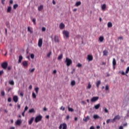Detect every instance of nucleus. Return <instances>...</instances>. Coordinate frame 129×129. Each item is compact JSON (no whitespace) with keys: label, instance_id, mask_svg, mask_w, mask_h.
<instances>
[{"label":"nucleus","instance_id":"bb28decb","mask_svg":"<svg viewBox=\"0 0 129 129\" xmlns=\"http://www.w3.org/2000/svg\"><path fill=\"white\" fill-rule=\"evenodd\" d=\"M95 109H98L100 107V104H98L94 106Z\"/></svg>","mask_w":129,"mask_h":129},{"label":"nucleus","instance_id":"72a5a7b5","mask_svg":"<svg viewBox=\"0 0 129 129\" xmlns=\"http://www.w3.org/2000/svg\"><path fill=\"white\" fill-rule=\"evenodd\" d=\"M63 58V54H60L58 57V60H61Z\"/></svg>","mask_w":129,"mask_h":129},{"label":"nucleus","instance_id":"864d4df0","mask_svg":"<svg viewBox=\"0 0 129 129\" xmlns=\"http://www.w3.org/2000/svg\"><path fill=\"white\" fill-rule=\"evenodd\" d=\"M53 74H56V73H57V70H54L53 71Z\"/></svg>","mask_w":129,"mask_h":129},{"label":"nucleus","instance_id":"5fc2aeb1","mask_svg":"<svg viewBox=\"0 0 129 129\" xmlns=\"http://www.w3.org/2000/svg\"><path fill=\"white\" fill-rule=\"evenodd\" d=\"M109 122H110V120L108 119L106 120V123H109Z\"/></svg>","mask_w":129,"mask_h":129},{"label":"nucleus","instance_id":"f03ea898","mask_svg":"<svg viewBox=\"0 0 129 129\" xmlns=\"http://www.w3.org/2000/svg\"><path fill=\"white\" fill-rule=\"evenodd\" d=\"M42 116L41 115H39L37 116L35 118V122L37 123L39 122V121H41L42 120Z\"/></svg>","mask_w":129,"mask_h":129},{"label":"nucleus","instance_id":"e433bc0d","mask_svg":"<svg viewBox=\"0 0 129 129\" xmlns=\"http://www.w3.org/2000/svg\"><path fill=\"white\" fill-rule=\"evenodd\" d=\"M69 111H71L72 112L74 111V110L72 108L68 107Z\"/></svg>","mask_w":129,"mask_h":129},{"label":"nucleus","instance_id":"3c124183","mask_svg":"<svg viewBox=\"0 0 129 129\" xmlns=\"http://www.w3.org/2000/svg\"><path fill=\"white\" fill-rule=\"evenodd\" d=\"M5 91H2L1 92V95H2V96H5Z\"/></svg>","mask_w":129,"mask_h":129},{"label":"nucleus","instance_id":"6e6d98bb","mask_svg":"<svg viewBox=\"0 0 129 129\" xmlns=\"http://www.w3.org/2000/svg\"><path fill=\"white\" fill-rule=\"evenodd\" d=\"M66 118L67 120L69 119V118H70V116H69V115H67Z\"/></svg>","mask_w":129,"mask_h":129},{"label":"nucleus","instance_id":"aec40b11","mask_svg":"<svg viewBox=\"0 0 129 129\" xmlns=\"http://www.w3.org/2000/svg\"><path fill=\"white\" fill-rule=\"evenodd\" d=\"M35 112H36V111H35V109H34V108H32L29 110V113H35Z\"/></svg>","mask_w":129,"mask_h":129},{"label":"nucleus","instance_id":"37998d69","mask_svg":"<svg viewBox=\"0 0 129 129\" xmlns=\"http://www.w3.org/2000/svg\"><path fill=\"white\" fill-rule=\"evenodd\" d=\"M30 57H31V59H34V58H35V55H34V54H31L30 55Z\"/></svg>","mask_w":129,"mask_h":129},{"label":"nucleus","instance_id":"5701e85b","mask_svg":"<svg viewBox=\"0 0 129 129\" xmlns=\"http://www.w3.org/2000/svg\"><path fill=\"white\" fill-rule=\"evenodd\" d=\"M22 60H23V56L20 55L19 57L18 63H21L22 62Z\"/></svg>","mask_w":129,"mask_h":129},{"label":"nucleus","instance_id":"1a4fd4ad","mask_svg":"<svg viewBox=\"0 0 129 129\" xmlns=\"http://www.w3.org/2000/svg\"><path fill=\"white\" fill-rule=\"evenodd\" d=\"M87 59L89 61H92L93 60V56L92 55H88Z\"/></svg>","mask_w":129,"mask_h":129},{"label":"nucleus","instance_id":"4468645a","mask_svg":"<svg viewBox=\"0 0 129 129\" xmlns=\"http://www.w3.org/2000/svg\"><path fill=\"white\" fill-rule=\"evenodd\" d=\"M22 65L24 67H28V61H27L26 60L23 61L22 62Z\"/></svg>","mask_w":129,"mask_h":129},{"label":"nucleus","instance_id":"13d9d810","mask_svg":"<svg viewBox=\"0 0 129 129\" xmlns=\"http://www.w3.org/2000/svg\"><path fill=\"white\" fill-rule=\"evenodd\" d=\"M32 88H33V86L32 85H30L29 87V89H32Z\"/></svg>","mask_w":129,"mask_h":129},{"label":"nucleus","instance_id":"bf43d9fd","mask_svg":"<svg viewBox=\"0 0 129 129\" xmlns=\"http://www.w3.org/2000/svg\"><path fill=\"white\" fill-rule=\"evenodd\" d=\"M20 96H22V97L24 96V93L23 92H21L20 93Z\"/></svg>","mask_w":129,"mask_h":129},{"label":"nucleus","instance_id":"39448f33","mask_svg":"<svg viewBox=\"0 0 129 129\" xmlns=\"http://www.w3.org/2000/svg\"><path fill=\"white\" fill-rule=\"evenodd\" d=\"M116 119H120V116L119 115L115 116L114 118L111 120V122H114Z\"/></svg>","mask_w":129,"mask_h":129},{"label":"nucleus","instance_id":"e2e57ef3","mask_svg":"<svg viewBox=\"0 0 129 129\" xmlns=\"http://www.w3.org/2000/svg\"><path fill=\"white\" fill-rule=\"evenodd\" d=\"M17 107H18V108L20 109L21 108V105L18 104Z\"/></svg>","mask_w":129,"mask_h":129},{"label":"nucleus","instance_id":"cd10ccee","mask_svg":"<svg viewBox=\"0 0 129 129\" xmlns=\"http://www.w3.org/2000/svg\"><path fill=\"white\" fill-rule=\"evenodd\" d=\"M75 84H76V83L75 82V81L73 80V81H71V85H72V86H74L75 85Z\"/></svg>","mask_w":129,"mask_h":129},{"label":"nucleus","instance_id":"603ef678","mask_svg":"<svg viewBox=\"0 0 129 129\" xmlns=\"http://www.w3.org/2000/svg\"><path fill=\"white\" fill-rule=\"evenodd\" d=\"M88 89H90V88H91V85L90 84H89L88 85Z\"/></svg>","mask_w":129,"mask_h":129},{"label":"nucleus","instance_id":"412c9836","mask_svg":"<svg viewBox=\"0 0 129 129\" xmlns=\"http://www.w3.org/2000/svg\"><path fill=\"white\" fill-rule=\"evenodd\" d=\"M101 84V82L100 81V80H99L97 82L96 87H97V88H99V85H100Z\"/></svg>","mask_w":129,"mask_h":129},{"label":"nucleus","instance_id":"20e7f679","mask_svg":"<svg viewBox=\"0 0 129 129\" xmlns=\"http://www.w3.org/2000/svg\"><path fill=\"white\" fill-rule=\"evenodd\" d=\"M62 127V129H67V124L65 123L60 124L59 126V128L61 129Z\"/></svg>","mask_w":129,"mask_h":129},{"label":"nucleus","instance_id":"ddd939ff","mask_svg":"<svg viewBox=\"0 0 129 129\" xmlns=\"http://www.w3.org/2000/svg\"><path fill=\"white\" fill-rule=\"evenodd\" d=\"M15 124L16 125H21V124H22V120H17L15 122Z\"/></svg>","mask_w":129,"mask_h":129},{"label":"nucleus","instance_id":"f257e3e1","mask_svg":"<svg viewBox=\"0 0 129 129\" xmlns=\"http://www.w3.org/2000/svg\"><path fill=\"white\" fill-rule=\"evenodd\" d=\"M64 63H66L67 66L69 67L72 64V60L68 57H66Z\"/></svg>","mask_w":129,"mask_h":129},{"label":"nucleus","instance_id":"4c0bfd02","mask_svg":"<svg viewBox=\"0 0 129 129\" xmlns=\"http://www.w3.org/2000/svg\"><path fill=\"white\" fill-rule=\"evenodd\" d=\"M51 55H52V52L50 51L47 54L46 56L49 58Z\"/></svg>","mask_w":129,"mask_h":129},{"label":"nucleus","instance_id":"a211bd4d","mask_svg":"<svg viewBox=\"0 0 129 129\" xmlns=\"http://www.w3.org/2000/svg\"><path fill=\"white\" fill-rule=\"evenodd\" d=\"M112 64L113 66V68L114 69L115 65H116V60H115V58H113V61H112Z\"/></svg>","mask_w":129,"mask_h":129},{"label":"nucleus","instance_id":"c85d7f7f","mask_svg":"<svg viewBox=\"0 0 129 129\" xmlns=\"http://www.w3.org/2000/svg\"><path fill=\"white\" fill-rule=\"evenodd\" d=\"M12 11V7L11 6L9 7L7 9V13H11V11Z\"/></svg>","mask_w":129,"mask_h":129},{"label":"nucleus","instance_id":"f704fd0d","mask_svg":"<svg viewBox=\"0 0 129 129\" xmlns=\"http://www.w3.org/2000/svg\"><path fill=\"white\" fill-rule=\"evenodd\" d=\"M32 97L33 98H36L37 95H36V94L34 92L32 93Z\"/></svg>","mask_w":129,"mask_h":129},{"label":"nucleus","instance_id":"a878e982","mask_svg":"<svg viewBox=\"0 0 129 129\" xmlns=\"http://www.w3.org/2000/svg\"><path fill=\"white\" fill-rule=\"evenodd\" d=\"M9 83L10 85H15V82L13 80L9 81Z\"/></svg>","mask_w":129,"mask_h":129},{"label":"nucleus","instance_id":"052dcab7","mask_svg":"<svg viewBox=\"0 0 129 129\" xmlns=\"http://www.w3.org/2000/svg\"><path fill=\"white\" fill-rule=\"evenodd\" d=\"M4 74V71H0V76L2 75V74Z\"/></svg>","mask_w":129,"mask_h":129},{"label":"nucleus","instance_id":"2f4dec72","mask_svg":"<svg viewBox=\"0 0 129 129\" xmlns=\"http://www.w3.org/2000/svg\"><path fill=\"white\" fill-rule=\"evenodd\" d=\"M34 90H35L36 94H38V92H39V88H38V87L35 88Z\"/></svg>","mask_w":129,"mask_h":129},{"label":"nucleus","instance_id":"7ed1b4c3","mask_svg":"<svg viewBox=\"0 0 129 129\" xmlns=\"http://www.w3.org/2000/svg\"><path fill=\"white\" fill-rule=\"evenodd\" d=\"M62 34L63 36L66 37V38H69V34H70L69 31L67 30H63L62 31Z\"/></svg>","mask_w":129,"mask_h":129},{"label":"nucleus","instance_id":"a18cd8bd","mask_svg":"<svg viewBox=\"0 0 129 129\" xmlns=\"http://www.w3.org/2000/svg\"><path fill=\"white\" fill-rule=\"evenodd\" d=\"M28 109H29V107H28V106H26L24 109V111L25 112L27 111V110H28Z\"/></svg>","mask_w":129,"mask_h":129},{"label":"nucleus","instance_id":"680f3d73","mask_svg":"<svg viewBox=\"0 0 129 129\" xmlns=\"http://www.w3.org/2000/svg\"><path fill=\"white\" fill-rule=\"evenodd\" d=\"M25 112H25V111H24L22 112V116H25Z\"/></svg>","mask_w":129,"mask_h":129},{"label":"nucleus","instance_id":"a19ab883","mask_svg":"<svg viewBox=\"0 0 129 129\" xmlns=\"http://www.w3.org/2000/svg\"><path fill=\"white\" fill-rule=\"evenodd\" d=\"M32 22H33L34 25H36V19L35 18H33L32 19Z\"/></svg>","mask_w":129,"mask_h":129},{"label":"nucleus","instance_id":"c9c22d12","mask_svg":"<svg viewBox=\"0 0 129 129\" xmlns=\"http://www.w3.org/2000/svg\"><path fill=\"white\" fill-rule=\"evenodd\" d=\"M28 32H29V33H30L31 34L33 33V31L31 30L30 27H28Z\"/></svg>","mask_w":129,"mask_h":129},{"label":"nucleus","instance_id":"de8ad7c7","mask_svg":"<svg viewBox=\"0 0 129 129\" xmlns=\"http://www.w3.org/2000/svg\"><path fill=\"white\" fill-rule=\"evenodd\" d=\"M41 31H42V32H45V31H46V28L42 27L41 29Z\"/></svg>","mask_w":129,"mask_h":129},{"label":"nucleus","instance_id":"f3484780","mask_svg":"<svg viewBox=\"0 0 129 129\" xmlns=\"http://www.w3.org/2000/svg\"><path fill=\"white\" fill-rule=\"evenodd\" d=\"M103 56H107L108 55V51L107 50H104L103 51Z\"/></svg>","mask_w":129,"mask_h":129},{"label":"nucleus","instance_id":"58836bf2","mask_svg":"<svg viewBox=\"0 0 129 129\" xmlns=\"http://www.w3.org/2000/svg\"><path fill=\"white\" fill-rule=\"evenodd\" d=\"M34 71H35V68H33L31 70H29V72H30V73H33V72H34Z\"/></svg>","mask_w":129,"mask_h":129},{"label":"nucleus","instance_id":"9b49d317","mask_svg":"<svg viewBox=\"0 0 129 129\" xmlns=\"http://www.w3.org/2000/svg\"><path fill=\"white\" fill-rule=\"evenodd\" d=\"M89 119H90V117L89 116H87L86 117L83 118V120L85 121V122H87Z\"/></svg>","mask_w":129,"mask_h":129},{"label":"nucleus","instance_id":"c756f323","mask_svg":"<svg viewBox=\"0 0 129 129\" xmlns=\"http://www.w3.org/2000/svg\"><path fill=\"white\" fill-rule=\"evenodd\" d=\"M93 118H94V119H97V118H99L100 117L98 115L95 114L93 116Z\"/></svg>","mask_w":129,"mask_h":129},{"label":"nucleus","instance_id":"774afa93","mask_svg":"<svg viewBox=\"0 0 129 129\" xmlns=\"http://www.w3.org/2000/svg\"><path fill=\"white\" fill-rule=\"evenodd\" d=\"M15 127H14V126H12V127H10V129H15Z\"/></svg>","mask_w":129,"mask_h":129},{"label":"nucleus","instance_id":"b1692460","mask_svg":"<svg viewBox=\"0 0 129 129\" xmlns=\"http://www.w3.org/2000/svg\"><path fill=\"white\" fill-rule=\"evenodd\" d=\"M44 9V6L43 5H40L39 7H38V10L39 11H42Z\"/></svg>","mask_w":129,"mask_h":129},{"label":"nucleus","instance_id":"4be33fe9","mask_svg":"<svg viewBox=\"0 0 129 129\" xmlns=\"http://www.w3.org/2000/svg\"><path fill=\"white\" fill-rule=\"evenodd\" d=\"M79 6H81V2L80 1L76 2L75 4L76 7H79Z\"/></svg>","mask_w":129,"mask_h":129},{"label":"nucleus","instance_id":"393cba45","mask_svg":"<svg viewBox=\"0 0 129 129\" xmlns=\"http://www.w3.org/2000/svg\"><path fill=\"white\" fill-rule=\"evenodd\" d=\"M99 40L100 42H103L104 40V37H103V36H100V37L99 38Z\"/></svg>","mask_w":129,"mask_h":129},{"label":"nucleus","instance_id":"79ce46f5","mask_svg":"<svg viewBox=\"0 0 129 129\" xmlns=\"http://www.w3.org/2000/svg\"><path fill=\"white\" fill-rule=\"evenodd\" d=\"M77 67L79 68L82 67V64H81L80 63H78L77 65Z\"/></svg>","mask_w":129,"mask_h":129},{"label":"nucleus","instance_id":"4d7b16f0","mask_svg":"<svg viewBox=\"0 0 129 129\" xmlns=\"http://www.w3.org/2000/svg\"><path fill=\"white\" fill-rule=\"evenodd\" d=\"M14 3V1L13 0H10V4L11 5H13V3Z\"/></svg>","mask_w":129,"mask_h":129},{"label":"nucleus","instance_id":"9d476101","mask_svg":"<svg viewBox=\"0 0 129 129\" xmlns=\"http://www.w3.org/2000/svg\"><path fill=\"white\" fill-rule=\"evenodd\" d=\"M53 40L55 43H59V38L56 35L54 36Z\"/></svg>","mask_w":129,"mask_h":129},{"label":"nucleus","instance_id":"ea45409f","mask_svg":"<svg viewBox=\"0 0 129 129\" xmlns=\"http://www.w3.org/2000/svg\"><path fill=\"white\" fill-rule=\"evenodd\" d=\"M60 110L64 111V110H65V107H63V106H61L60 108Z\"/></svg>","mask_w":129,"mask_h":129},{"label":"nucleus","instance_id":"0eeeda50","mask_svg":"<svg viewBox=\"0 0 129 129\" xmlns=\"http://www.w3.org/2000/svg\"><path fill=\"white\" fill-rule=\"evenodd\" d=\"M1 66L3 69H7V68H8V63L7 62H4L2 63Z\"/></svg>","mask_w":129,"mask_h":129},{"label":"nucleus","instance_id":"c03bdc74","mask_svg":"<svg viewBox=\"0 0 129 129\" xmlns=\"http://www.w3.org/2000/svg\"><path fill=\"white\" fill-rule=\"evenodd\" d=\"M104 111L106 113H108V110L107 109V108H104Z\"/></svg>","mask_w":129,"mask_h":129},{"label":"nucleus","instance_id":"7c9ffc66","mask_svg":"<svg viewBox=\"0 0 129 129\" xmlns=\"http://www.w3.org/2000/svg\"><path fill=\"white\" fill-rule=\"evenodd\" d=\"M107 26L108 28H111V27H112V23H111V22H108Z\"/></svg>","mask_w":129,"mask_h":129},{"label":"nucleus","instance_id":"dca6fc26","mask_svg":"<svg viewBox=\"0 0 129 129\" xmlns=\"http://www.w3.org/2000/svg\"><path fill=\"white\" fill-rule=\"evenodd\" d=\"M33 121H34V117H32L30 118V120L28 121V124L31 125L33 123Z\"/></svg>","mask_w":129,"mask_h":129},{"label":"nucleus","instance_id":"338daca9","mask_svg":"<svg viewBox=\"0 0 129 129\" xmlns=\"http://www.w3.org/2000/svg\"><path fill=\"white\" fill-rule=\"evenodd\" d=\"M90 129H95L94 126H91Z\"/></svg>","mask_w":129,"mask_h":129},{"label":"nucleus","instance_id":"6e6552de","mask_svg":"<svg viewBox=\"0 0 129 129\" xmlns=\"http://www.w3.org/2000/svg\"><path fill=\"white\" fill-rule=\"evenodd\" d=\"M99 97H93L91 98V102H95V101H97L98 100Z\"/></svg>","mask_w":129,"mask_h":129},{"label":"nucleus","instance_id":"423d86ee","mask_svg":"<svg viewBox=\"0 0 129 129\" xmlns=\"http://www.w3.org/2000/svg\"><path fill=\"white\" fill-rule=\"evenodd\" d=\"M42 45H43V38H39L38 42V47H42Z\"/></svg>","mask_w":129,"mask_h":129},{"label":"nucleus","instance_id":"09e8293b","mask_svg":"<svg viewBox=\"0 0 129 129\" xmlns=\"http://www.w3.org/2000/svg\"><path fill=\"white\" fill-rule=\"evenodd\" d=\"M109 89V87H108V85H106L105 87V90L107 91Z\"/></svg>","mask_w":129,"mask_h":129},{"label":"nucleus","instance_id":"49530a36","mask_svg":"<svg viewBox=\"0 0 129 129\" xmlns=\"http://www.w3.org/2000/svg\"><path fill=\"white\" fill-rule=\"evenodd\" d=\"M7 69H8V71H11V70L12 69V67L11 66L8 67Z\"/></svg>","mask_w":129,"mask_h":129},{"label":"nucleus","instance_id":"8fccbe9b","mask_svg":"<svg viewBox=\"0 0 129 129\" xmlns=\"http://www.w3.org/2000/svg\"><path fill=\"white\" fill-rule=\"evenodd\" d=\"M8 102H11V101H12V98L11 97L8 98Z\"/></svg>","mask_w":129,"mask_h":129},{"label":"nucleus","instance_id":"6ab92c4d","mask_svg":"<svg viewBox=\"0 0 129 129\" xmlns=\"http://www.w3.org/2000/svg\"><path fill=\"white\" fill-rule=\"evenodd\" d=\"M105 9H106V5L103 4L101 6L102 11H105Z\"/></svg>","mask_w":129,"mask_h":129},{"label":"nucleus","instance_id":"0e129e2a","mask_svg":"<svg viewBox=\"0 0 129 129\" xmlns=\"http://www.w3.org/2000/svg\"><path fill=\"white\" fill-rule=\"evenodd\" d=\"M78 119V117H75V121H77Z\"/></svg>","mask_w":129,"mask_h":129},{"label":"nucleus","instance_id":"f8f14e48","mask_svg":"<svg viewBox=\"0 0 129 129\" xmlns=\"http://www.w3.org/2000/svg\"><path fill=\"white\" fill-rule=\"evenodd\" d=\"M18 100H19V98L17 96H14L13 97V101H14V102L17 103V102H18Z\"/></svg>","mask_w":129,"mask_h":129},{"label":"nucleus","instance_id":"2eb2a0df","mask_svg":"<svg viewBox=\"0 0 129 129\" xmlns=\"http://www.w3.org/2000/svg\"><path fill=\"white\" fill-rule=\"evenodd\" d=\"M64 28H65V24H64V23H60L59 24V28L60 29V30H63Z\"/></svg>","mask_w":129,"mask_h":129},{"label":"nucleus","instance_id":"473e14b6","mask_svg":"<svg viewBox=\"0 0 129 129\" xmlns=\"http://www.w3.org/2000/svg\"><path fill=\"white\" fill-rule=\"evenodd\" d=\"M19 7V5L18 4H15L13 6V9L14 10H16V9H17V8H18Z\"/></svg>","mask_w":129,"mask_h":129},{"label":"nucleus","instance_id":"69168bd1","mask_svg":"<svg viewBox=\"0 0 129 129\" xmlns=\"http://www.w3.org/2000/svg\"><path fill=\"white\" fill-rule=\"evenodd\" d=\"M119 129H123V127L122 126H120Z\"/></svg>","mask_w":129,"mask_h":129}]
</instances>
